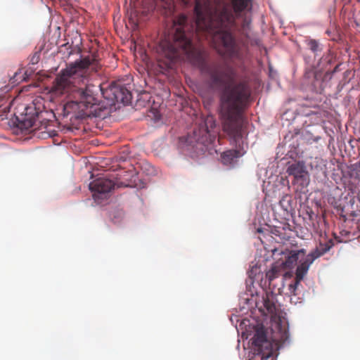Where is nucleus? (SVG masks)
<instances>
[{"label":"nucleus","instance_id":"1","mask_svg":"<svg viewBox=\"0 0 360 360\" xmlns=\"http://www.w3.org/2000/svg\"><path fill=\"white\" fill-rule=\"evenodd\" d=\"M187 21L188 18L184 14L174 19L173 27L168 35L160 40L157 51L169 63L179 59H186L200 69L211 89L221 90L222 129L231 138L240 139L243 127L241 114L251 96L249 82L246 79L235 82L236 70L226 63L218 60L207 62L204 52L192 43L193 33L186 32Z\"/></svg>","mask_w":360,"mask_h":360},{"label":"nucleus","instance_id":"2","mask_svg":"<svg viewBox=\"0 0 360 360\" xmlns=\"http://www.w3.org/2000/svg\"><path fill=\"white\" fill-rule=\"evenodd\" d=\"M90 67L95 71L101 68L94 55L70 64L60 71L53 82V91L56 94H74L75 100L67 102L63 107L64 115L70 116V120L102 116L103 110L97 98L99 90L105 98L114 102L128 104L131 100L130 91L125 86L115 83L111 84L105 90L100 85L86 84L84 89L78 87L77 80L83 77L86 69Z\"/></svg>","mask_w":360,"mask_h":360},{"label":"nucleus","instance_id":"3","mask_svg":"<svg viewBox=\"0 0 360 360\" xmlns=\"http://www.w3.org/2000/svg\"><path fill=\"white\" fill-rule=\"evenodd\" d=\"M275 326L279 328L278 334L270 338L268 330L263 325H257L252 338L253 349L257 354H261V360H275L273 356L274 349L280 344H283L288 340L289 333L286 329H282L281 322L276 323Z\"/></svg>","mask_w":360,"mask_h":360},{"label":"nucleus","instance_id":"4","mask_svg":"<svg viewBox=\"0 0 360 360\" xmlns=\"http://www.w3.org/2000/svg\"><path fill=\"white\" fill-rule=\"evenodd\" d=\"M216 127V122L213 116H207L204 125L194 129L185 139V146L188 150L193 152L196 155L204 154L209 146L214 143L217 136L212 130Z\"/></svg>","mask_w":360,"mask_h":360},{"label":"nucleus","instance_id":"5","mask_svg":"<svg viewBox=\"0 0 360 360\" xmlns=\"http://www.w3.org/2000/svg\"><path fill=\"white\" fill-rule=\"evenodd\" d=\"M47 112L37 110L34 105L27 106L25 109V117L20 120V127L32 131L46 129L49 120L44 117Z\"/></svg>","mask_w":360,"mask_h":360},{"label":"nucleus","instance_id":"6","mask_svg":"<svg viewBox=\"0 0 360 360\" xmlns=\"http://www.w3.org/2000/svg\"><path fill=\"white\" fill-rule=\"evenodd\" d=\"M114 187L115 183L104 177L98 178L89 184V189L93 193V198L98 202L105 199Z\"/></svg>","mask_w":360,"mask_h":360},{"label":"nucleus","instance_id":"7","mask_svg":"<svg viewBox=\"0 0 360 360\" xmlns=\"http://www.w3.org/2000/svg\"><path fill=\"white\" fill-rule=\"evenodd\" d=\"M316 258L317 255L314 256V255L309 253L305 257V258L303 260H300V264L298 265L296 269L295 278L292 281V283H291L288 285V290L290 295H297V290L301 281L307 274L310 265L314 262V261Z\"/></svg>","mask_w":360,"mask_h":360},{"label":"nucleus","instance_id":"8","mask_svg":"<svg viewBox=\"0 0 360 360\" xmlns=\"http://www.w3.org/2000/svg\"><path fill=\"white\" fill-rule=\"evenodd\" d=\"M287 173L294 177V182L306 186L309 184V173L303 162H296L288 166Z\"/></svg>","mask_w":360,"mask_h":360},{"label":"nucleus","instance_id":"9","mask_svg":"<svg viewBox=\"0 0 360 360\" xmlns=\"http://www.w3.org/2000/svg\"><path fill=\"white\" fill-rule=\"evenodd\" d=\"M271 233L278 238L280 243H285L289 241L293 238V230L288 223H281L279 226H274Z\"/></svg>","mask_w":360,"mask_h":360},{"label":"nucleus","instance_id":"10","mask_svg":"<svg viewBox=\"0 0 360 360\" xmlns=\"http://www.w3.org/2000/svg\"><path fill=\"white\" fill-rule=\"evenodd\" d=\"M13 99L0 91V121L7 118Z\"/></svg>","mask_w":360,"mask_h":360},{"label":"nucleus","instance_id":"11","mask_svg":"<svg viewBox=\"0 0 360 360\" xmlns=\"http://www.w3.org/2000/svg\"><path fill=\"white\" fill-rule=\"evenodd\" d=\"M304 254L305 252L303 250L292 251L290 252L288 257L285 259V262H283V264L285 266L286 268H292L297 264L300 258L301 257H302L304 256Z\"/></svg>","mask_w":360,"mask_h":360},{"label":"nucleus","instance_id":"12","mask_svg":"<svg viewBox=\"0 0 360 360\" xmlns=\"http://www.w3.org/2000/svg\"><path fill=\"white\" fill-rule=\"evenodd\" d=\"M334 245V242L332 239H330L325 243L320 242L319 247L317 248L314 252H311L314 256L317 255V258L324 255L326 252L329 251L330 248Z\"/></svg>","mask_w":360,"mask_h":360},{"label":"nucleus","instance_id":"13","mask_svg":"<svg viewBox=\"0 0 360 360\" xmlns=\"http://www.w3.org/2000/svg\"><path fill=\"white\" fill-rule=\"evenodd\" d=\"M263 309L262 310L265 314H270L274 316L276 314V307L272 299H270L268 295L263 298Z\"/></svg>","mask_w":360,"mask_h":360},{"label":"nucleus","instance_id":"14","mask_svg":"<svg viewBox=\"0 0 360 360\" xmlns=\"http://www.w3.org/2000/svg\"><path fill=\"white\" fill-rule=\"evenodd\" d=\"M239 152L236 150H229L224 152L221 158L224 165H230L238 157Z\"/></svg>","mask_w":360,"mask_h":360},{"label":"nucleus","instance_id":"15","mask_svg":"<svg viewBox=\"0 0 360 360\" xmlns=\"http://www.w3.org/2000/svg\"><path fill=\"white\" fill-rule=\"evenodd\" d=\"M305 44L307 47L315 54L322 51L321 44L318 40L314 39H306Z\"/></svg>","mask_w":360,"mask_h":360},{"label":"nucleus","instance_id":"16","mask_svg":"<svg viewBox=\"0 0 360 360\" xmlns=\"http://www.w3.org/2000/svg\"><path fill=\"white\" fill-rule=\"evenodd\" d=\"M280 275V271L278 267L276 266H273L266 274V277L269 284L272 283V281L278 278Z\"/></svg>","mask_w":360,"mask_h":360},{"label":"nucleus","instance_id":"17","mask_svg":"<svg viewBox=\"0 0 360 360\" xmlns=\"http://www.w3.org/2000/svg\"><path fill=\"white\" fill-rule=\"evenodd\" d=\"M333 60V56L329 51L327 54L323 55L322 58L320 59L319 63V66H320L321 69H326L327 65L330 64Z\"/></svg>","mask_w":360,"mask_h":360},{"label":"nucleus","instance_id":"18","mask_svg":"<svg viewBox=\"0 0 360 360\" xmlns=\"http://www.w3.org/2000/svg\"><path fill=\"white\" fill-rule=\"evenodd\" d=\"M40 51H36L34 52L30 57V63L32 65L37 64L40 60Z\"/></svg>","mask_w":360,"mask_h":360},{"label":"nucleus","instance_id":"19","mask_svg":"<svg viewBox=\"0 0 360 360\" xmlns=\"http://www.w3.org/2000/svg\"><path fill=\"white\" fill-rule=\"evenodd\" d=\"M24 79H25V77L23 76H21L20 73L15 72V75H13V77L12 78H11L10 81L13 85H15V83H19Z\"/></svg>","mask_w":360,"mask_h":360},{"label":"nucleus","instance_id":"20","mask_svg":"<svg viewBox=\"0 0 360 360\" xmlns=\"http://www.w3.org/2000/svg\"><path fill=\"white\" fill-rule=\"evenodd\" d=\"M250 23V21L247 20L246 18L244 19L243 22V33L245 32L246 27H248Z\"/></svg>","mask_w":360,"mask_h":360},{"label":"nucleus","instance_id":"21","mask_svg":"<svg viewBox=\"0 0 360 360\" xmlns=\"http://www.w3.org/2000/svg\"><path fill=\"white\" fill-rule=\"evenodd\" d=\"M334 237L336 239L338 243H342L344 241V239H340V237L337 236L335 233H334ZM347 240H349V238L345 239V241H347Z\"/></svg>","mask_w":360,"mask_h":360},{"label":"nucleus","instance_id":"22","mask_svg":"<svg viewBox=\"0 0 360 360\" xmlns=\"http://www.w3.org/2000/svg\"><path fill=\"white\" fill-rule=\"evenodd\" d=\"M349 233L348 231H345V230L340 231V234L342 236H347Z\"/></svg>","mask_w":360,"mask_h":360},{"label":"nucleus","instance_id":"23","mask_svg":"<svg viewBox=\"0 0 360 360\" xmlns=\"http://www.w3.org/2000/svg\"><path fill=\"white\" fill-rule=\"evenodd\" d=\"M337 68H338V66H335L334 71H336Z\"/></svg>","mask_w":360,"mask_h":360}]
</instances>
